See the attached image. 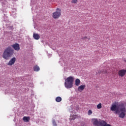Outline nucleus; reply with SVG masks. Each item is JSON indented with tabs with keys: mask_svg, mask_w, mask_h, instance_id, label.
<instances>
[{
	"mask_svg": "<svg viewBox=\"0 0 126 126\" xmlns=\"http://www.w3.org/2000/svg\"><path fill=\"white\" fill-rule=\"evenodd\" d=\"M15 51H19L20 50V46L18 43H15L11 46H8L6 48L2 54V57L4 60L7 61L9 58L12 57L14 54Z\"/></svg>",
	"mask_w": 126,
	"mask_h": 126,
	"instance_id": "f257e3e1",
	"label": "nucleus"
},
{
	"mask_svg": "<svg viewBox=\"0 0 126 126\" xmlns=\"http://www.w3.org/2000/svg\"><path fill=\"white\" fill-rule=\"evenodd\" d=\"M111 111L115 112V114H119V117L124 119L126 116V108L124 103H121L118 105L113 104L110 108Z\"/></svg>",
	"mask_w": 126,
	"mask_h": 126,
	"instance_id": "f03ea898",
	"label": "nucleus"
},
{
	"mask_svg": "<svg viewBox=\"0 0 126 126\" xmlns=\"http://www.w3.org/2000/svg\"><path fill=\"white\" fill-rule=\"evenodd\" d=\"M74 78L72 76H69L65 80L64 86L67 89L72 88L73 86V81Z\"/></svg>",
	"mask_w": 126,
	"mask_h": 126,
	"instance_id": "7ed1b4c3",
	"label": "nucleus"
},
{
	"mask_svg": "<svg viewBox=\"0 0 126 126\" xmlns=\"http://www.w3.org/2000/svg\"><path fill=\"white\" fill-rule=\"evenodd\" d=\"M92 121H93V125L94 126H106V125H107L106 121L102 120L100 122L98 121L97 118H93Z\"/></svg>",
	"mask_w": 126,
	"mask_h": 126,
	"instance_id": "20e7f679",
	"label": "nucleus"
},
{
	"mask_svg": "<svg viewBox=\"0 0 126 126\" xmlns=\"http://www.w3.org/2000/svg\"><path fill=\"white\" fill-rule=\"evenodd\" d=\"M62 10L59 8L56 9V11L54 12L52 14V17L54 19H58L60 18L61 15H62V13H61Z\"/></svg>",
	"mask_w": 126,
	"mask_h": 126,
	"instance_id": "39448f33",
	"label": "nucleus"
},
{
	"mask_svg": "<svg viewBox=\"0 0 126 126\" xmlns=\"http://www.w3.org/2000/svg\"><path fill=\"white\" fill-rule=\"evenodd\" d=\"M2 3V9H6L7 8V2L6 0H0Z\"/></svg>",
	"mask_w": 126,
	"mask_h": 126,
	"instance_id": "423d86ee",
	"label": "nucleus"
},
{
	"mask_svg": "<svg viewBox=\"0 0 126 126\" xmlns=\"http://www.w3.org/2000/svg\"><path fill=\"white\" fill-rule=\"evenodd\" d=\"M126 69H121L118 72V75L121 77H124L126 75Z\"/></svg>",
	"mask_w": 126,
	"mask_h": 126,
	"instance_id": "0eeeda50",
	"label": "nucleus"
},
{
	"mask_svg": "<svg viewBox=\"0 0 126 126\" xmlns=\"http://www.w3.org/2000/svg\"><path fill=\"white\" fill-rule=\"evenodd\" d=\"M15 62H16V58L15 57H13L11 60L9 61L7 63V65H12L15 63Z\"/></svg>",
	"mask_w": 126,
	"mask_h": 126,
	"instance_id": "6e6552de",
	"label": "nucleus"
},
{
	"mask_svg": "<svg viewBox=\"0 0 126 126\" xmlns=\"http://www.w3.org/2000/svg\"><path fill=\"white\" fill-rule=\"evenodd\" d=\"M11 15H12L13 17H14V18H15V17H16V8H12Z\"/></svg>",
	"mask_w": 126,
	"mask_h": 126,
	"instance_id": "1a4fd4ad",
	"label": "nucleus"
},
{
	"mask_svg": "<svg viewBox=\"0 0 126 126\" xmlns=\"http://www.w3.org/2000/svg\"><path fill=\"white\" fill-rule=\"evenodd\" d=\"M85 85H82L78 87V91L79 92H82L83 91V90L85 88Z\"/></svg>",
	"mask_w": 126,
	"mask_h": 126,
	"instance_id": "9d476101",
	"label": "nucleus"
},
{
	"mask_svg": "<svg viewBox=\"0 0 126 126\" xmlns=\"http://www.w3.org/2000/svg\"><path fill=\"white\" fill-rule=\"evenodd\" d=\"M33 38L34 40H39L40 39V35L38 33H33Z\"/></svg>",
	"mask_w": 126,
	"mask_h": 126,
	"instance_id": "9b49d317",
	"label": "nucleus"
},
{
	"mask_svg": "<svg viewBox=\"0 0 126 126\" xmlns=\"http://www.w3.org/2000/svg\"><path fill=\"white\" fill-rule=\"evenodd\" d=\"M23 120L25 123H28L30 121V117L25 116L23 117Z\"/></svg>",
	"mask_w": 126,
	"mask_h": 126,
	"instance_id": "f8f14e48",
	"label": "nucleus"
},
{
	"mask_svg": "<svg viewBox=\"0 0 126 126\" xmlns=\"http://www.w3.org/2000/svg\"><path fill=\"white\" fill-rule=\"evenodd\" d=\"M80 84V80L79 79H76L75 80V85L76 86H79Z\"/></svg>",
	"mask_w": 126,
	"mask_h": 126,
	"instance_id": "ddd939ff",
	"label": "nucleus"
},
{
	"mask_svg": "<svg viewBox=\"0 0 126 126\" xmlns=\"http://www.w3.org/2000/svg\"><path fill=\"white\" fill-rule=\"evenodd\" d=\"M33 70L34 71H39V70H40V67L38 66H37V65H35L33 67Z\"/></svg>",
	"mask_w": 126,
	"mask_h": 126,
	"instance_id": "4468645a",
	"label": "nucleus"
},
{
	"mask_svg": "<svg viewBox=\"0 0 126 126\" xmlns=\"http://www.w3.org/2000/svg\"><path fill=\"white\" fill-rule=\"evenodd\" d=\"M62 101V97L60 96H58L56 98V101L58 102H60Z\"/></svg>",
	"mask_w": 126,
	"mask_h": 126,
	"instance_id": "2eb2a0df",
	"label": "nucleus"
},
{
	"mask_svg": "<svg viewBox=\"0 0 126 126\" xmlns=\"http://www.w3.org/2000/svg\"><path fill=\"white\" fill-rule=\"evenodd\" d=\"M6 27L9 29V30H13V26H7V24H6Z\"/></svg>",
	"mask_w": 126,
	"mask_h": 126,
	"instance_id": "dca6fc26",
	"label": "nucleus"
},
{
	"mask_svg": "<svg viewBox=\"0 0 126 126\" xmlns=\"http://www.w3.org/2000/svg\"><path fill=\"white\" fill-rule=\"evenodd\" d=\"M101 73H103L104 74H106L108 73V71L106 70H102L100 72Z\"/></svg>",
	"mask_w": 126,
	"mask_h": 126,
	"instance_id": "f3484780",
	"label": "nucleus"
},
{
	"mask_svg": "<svg viewBox=\"0 0 126 126\" xmlns=\"http://www.w3.org/2000/svg\"><path fill=\"white\" fill-rule=\"evenodd\" d=\"M102 108V104L99 103L97 105V109H101Z\"/></svg>",
	"mask_w": 126,
	"mask_h": 126,
	"instance_id": "a211bd4d",
	"label": "nucleus"
},
{
	"mask_svg": "<svg viewBox=\"0 0 126 126\" xmlns=\"http://www.w3.org/2000/svg\"><path fill=\"white\" fill-rule=\"evenodd\" d=\"M52 124L54 126H57V123H56V121L55 120H52Z\"/></svg>",
	"mask_w": 126,
	"mask_h": 126,
	"instance_id": "6ab92c4d",
	"label": "nucleus"
},
{
	"mask_svg": "<svg viewBox=\"0 0 126 126\" xmlns=\"http://www.w3.org/2000/svg\"><path fill=\"white\" fill-rule=\"evenodd\" d=\"M3 14L4 15V16H3V18L4 19H6V18H7V16H6V14L4 13V11H3Z\"/></svg>",
	"mask_w": 126,
	"mask_h": 126,
	"instance_id": "aec40b11",
	"label": "nucleus"
},
{
	"mask_svg": "<svg viewBox=\"0 0 126 126\" xmlns=\"http://www.w3.org/2000/svg\"><path fill=\"white\" fill-rule=\"evenodd\" d=\"M88 114L89 116H90V115H92V110H89L88 111Z\"/></svg>",
	"mask_w": 126,
	"mask_h": 126,
	"instance_id": "412c9836",
	"label": "nucleus"
},
{
	"mask_svg": "<svg viewBox=\"0 0 126 126\" xmlns=\"http://www.w3.org/2000/svg\"><path fill=\"white\" fill-rule=\"evenodd\" d=\"M71 2L72 3H76L77 2V0H72Z\"/></svg>",
	"mask_w": 126,
	"mask_h": 126,
	"instance_id": "4be33fe9",
	"label": "nucleus"
},
{
	"mask_svg": "<svg viewBox=\"0 0 126 126\" xmlns=\"http://www.w3.org/2000/svg\"><path fill=\"white\" fill-rule=\"evenodd\" d=\"M84 39H88V40H89V39H90V38H88L87 37H86V36H85V37L82 38V40H84Z\"/></svg>",
	"mask_w": 126,
	"mask_h": 126,
	"instance_id": "5701e85b",
	"label": "nucleus"
},
{
	"mask_svg": "<svg viewBox=\"0 0 126 126\" xmlns=\"http://www.w3.org/2000/svg\"><path fill=\"white\" fill-rule=\"evenodd\" d=\"M89 61H86V63H85V64H89Z\"/></svg>",
	"mask_w": 126,
	"mask_h": 126,
	"instance_id": "b1692460",
	"label": "nucleus"
},
{
	"mask_svg": "<svg viewBox=\"0 0 126 126\" xmlns=\"http://www.w3.org/2000/svg\"><path fill=\"white\" fill-rule=\"evenodd\" d=\"M106 126H111V125H110V124H107L106 123Z\"/></svg>",
	"mask_w": 126,
	"mask_h": 126,
	"instance_id": "393cba45",
	"label": "nucleus"
},
{
	"mask_svg": "<svg viewBox=\"0 0 126 126\" xmlns=\"http://www.w3.org/2000/svg\"><path fill=\"white\" fill-rule=\"evenodd\" d=\"M61 65H62V66H63V65H64V63L61 64Z\"/></svg>",
	"mask_w": 126,
	"mask_h": 126,
	"instance_id": "a878e982",
	"label": "nucleus"
},
{
	"mask_svg": "<svg viewBox=\"0 0 126 126\" xmlns=\"http://www.w3.org/2000/svg\"><path fill=\"white\" fill-rule=\"evenodd\" d=\"M15 0V1H16V0Z\"/></svg>",
	"mask_w": 126,
	"mask_h": 126,
	"instance_id": "bb28decb",
	"label": "nucleus"
},
{
	"mask_svg": "<svg viewBox=\"0 0 126 126\" xmlns=\"http://www.w3.org/2000/svg\"><path fill=\"white\" fill-rule=\"evenodd\" d=\"M5 93L6 94V92H5Z\"/></svg>",
	"mask_w": 126,
	"mask_h": 126,
	"instance_id": "cd10ccee",
	"label": "nucleus"
},
{
	"mask_svg": "<svg viewBox=\"0 0 126 126\" xmlns=\"http://www.w3.org/2000/svg\"><path fill=\"white\" fill-rule=\"evenodd\" d=\"M72 120H74V119L72 118Z\"/></svg>",
	"mask_w": 126,
	"mask_h": 126,
	"instance_id": "c85d7f7f",
	"label": "nucleus"
},
{
	"mask_svg": "<svg viewBox=\"0 0 126 126\" xmlns=\"http://www.w3.org/2000/svg\"><path fill=\"white\" fill-rule=\"evenodd\" d=\"M31 1L32 2V0H31Z\"/></svg>",
	"mask_w": 126,
	"mask_h": 126,
	"instance_id": "c756f323",
	"label": "nucleus"
}]
</instances>
